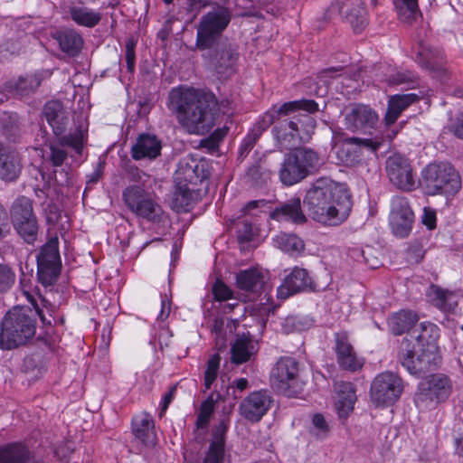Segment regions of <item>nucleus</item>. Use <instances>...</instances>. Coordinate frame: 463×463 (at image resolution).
<instances>
[{"label":"nucleus","instance_id":"nucleus-1","mask_svg":"<svg viewBox=\"0 0 463 463\" xmlns=\"http://www.w3.org/2000/svg\"><path fill=\"white\" fill-rule=\"evenodd\" d=\"M231 19L230 10L224 6H218L202 16L197 25L196 48L208 51L203 55L204 59L217 74L224 77L233 73V67L238 59V54L232 44L221 41V36Z\"/></svg>","mask_w":463,"mask_h":463},{"label":"nucleus","instance_id":"nucleus-2","mask_svg":"<svg viewBox=\"0 0 463 463\" xmlns=\"http://www.w3.org/2000/svg\"><path fill=\"white\" fill-rule=\"evenodd\" d=\"M168 98L177 121L189 134L204 135L214 126L217 99L213 93L176 88Z\"/></svg>","mask_w":463,"mask_h":463},{"label":"nucleus","instance_id":"nucleus-3","mask_svg":"<svg viewBox=\"0 0 463 463\" xmlns=\"http://www.w3.org/2000/svg\"><path fill=\"white\" fill-rule=\"evenodd\" d=\"M303 203L310 218L328 226L344 222L353 205L348 190L326 178H319L313 184Z\"/></svg>","mask_w":463,"mask_h":463},{"label":"nucleus","instance_id":"nucleus-4","mask_svg":"<svg viewBox=\"0 0 463 463\" xmlns=\"http://www.w3.org/2000/svg\"><path fill=\"white\" fill-rule=\"evenodd\" d=\"M36 322L28 307H15L1 322L0 348L12 350L25 345L35 335Z\"/></svg>","mask_w":463,"mask_h":463},{"label":"nucleus","instance_id":"nucleus-5","mask_svg":"<svg viewBox=\"0 0 463 463\" xmlns=\"http://www.w3.org/2000/svg\"><path fill=\"white\" fill-rule=\"evenodd\" d=\"M316 120L308 113L278 119L272 128L276 145L280 150L291 149L310 140L316 128Z\"/></svg>","mask_w":463,"mask_h":463},{"label":"nucleus","instance_id":"nucleus-6","mask_svg":"<svg viewBox=\"0 0 463 463\" xmlns=\"http://www.w3.org/2000/svg\"><path fill=\"white\" fill-rule=\"evenodd\" d=\"M421 184L429 195H455L461 188V177L450 164L434 163L422 170Z\"/></svg>","mask_w":463,"mask_h":463},{"label":"nucleus","instance_id":"nucleus-7","mask_svg":"<svg viewBox=\"0 0 463 463\" xmlns=\"http://www.w3.org/2000/svg\"><path fill=\"white\" fill-rule=\"evenodd\" d=\"M319 164L318 154L308 147H299L285 156L279 169V179L293 185L310 175Z\"/></svg>","mask_w":463,"mask_h":463},{"label":"nucleus","instance_id":"nucleus-8","mask_svg":"<svg viewBox=\"0 0 463 463\" xmlns=\"http://www.w3.org/2000/svg\"><path fill=\"white\" fill-rule=\"evenodd\" d=\"M11 222L17 234L28 244L37 241L39 224L33 212V201L24 195L17 197L10 210Z\"/></svg>","mask_w":463,"mask_h":463},{"label":"nucleus","instance_id":"nucleus-9","mask_svg":"<svg viewBox=\"0 0 463 463\" xmlns=\"http://www.w3.org/2000/svg\"><path fill=\"white\" fill-rule=\"evenodd\" d=\"M272 387L279 393L291 397L303 389V381L299 377V364L289 356L281 357L270 373Z\"/></svg>","mask_w":463,"mask_h":463},{"label":"nucleus","instance_id":"nucleus-10","mask_svg":"<svg viewBox=\"0 0 463 463\" xmlns=\"http://www.w3.org/2000/svg\"><path fill=\"white\" fill-rule=\"evenodd\" d=\"M123 200L127 207L136 216L152 223L164 222L165 212L163 208L140 186L127 187L123 192Z\"/></svg>","mask_w":463,"mask_h":463},{"label":"nucleus","instance_id":"nucleus-11","mask_svg":"<svg viewBox=\"0 0 463 463\" xmlns=\"http://www.w3.org/2000/svg\"><path fill=\"white\" fill-rule=\"evenodd\" d=\"M439 329L433 324L422 325V331L417 336L419 349L417 351V365L411 366L414 371L422 372L423 375L438 368L441 357L439 353L437 339Z\"/></svg>","mask_w":463,"mask_h":463},{"label":"nucleus","instance_id":"nucleus-12","mask_svg":"<svg viewBox=\"0 0 463 463\" xmlns=\"http://www.w3.org/2000/svg\"><path fill=\"white\" fill-rule=\"evenodd\" d=\"M411 52L415 61L423 69L428 70L432 77L440 81H446L449 79L443 52L432 46L429 40L418 34Z\"/></svg>","mask_w":463,"mask_h":463},{"label":"nucleus","instance_id":"nucleus-13","mask_svg":"<svg viewBox=\"0 0 463 463\" xmlns=\"http://www.w3.org/2000/svg\"><path fill=\"white\" fill-rule=\"evenodd\" d=\"M36 260L39 282L45 287L53 285L61 270L59 241L56 236L41 247Z\"/></svg>","mask_w":463,"mask_h":463},{"label":"nucleus","instance_id":"nucleus-14","mask_svg":"<svg viewBox=\"0 0 463 463\" xmlns=\"http://www.w3.org/2000/svg\"><path fill=\"white\" fill-rule=\"evenodd\" d=\"M402 390V380L399 375L392 372L382 373L371 384V401L376 406L392 405L398 401Z\"/></svg>","mask_w":463,"mask_h":463},{"label":"nucleus","instance_id":"nucleus-15","mask_svg":"<svg viewBox=\"0 0 463 463\" xmlns=\"http://www.w3.org/2000/svg\"><path fill=\"white\" fill-rule=\"evenodd\" d=\"M385 171L390 182L398 189L411 192L415 189V178L409 160L400 154L390 156L385 162Z\"/></svg>","mask_w":463,"mask_h":463},{"label":"nucleus","instance_id":"nucleus-16","mask_svg":"<svg viewBox=\"0 0 463 463\" xmlns=\"http://www.w3.org/2000/svg\"><path fill=\"white\" fill-rule=\"evenodd\" d=\"M83 143L84 133L80 128L68 135L55 137L54 140L47 144L50 150L48 160L55 167L61 166L68 157L65 147H71L77 154L80 155L83 150Z\"/></svg>","mask_w":463,"mask_h":463},{"label":"nucleus","instance_id":"nucleus-17","mask_svg":"<svg viewBox=\"0 0 463 463\" xmlns=\"http://www.w3.org/2000/svg\"><path fill=\"white\" fill-rule=\"evenodd\" d=\"M414 213L406 197L394 196L391 202L390 226L392 233L406 238L411 232Z\"/></svg>","mask_w":463,"mask_h":463},{"label":"nucleus","instance_id":"nucleus-18","mask_svg":"<svg viewBox=\"0 0 463 463\" xmlns=\"http://www.w3.org/2000/svg\"><path fill=\"white\" fill-rule=\"evenodd\" d=\"M346 129L355 132L375 128L378 123V114L370 106L354 103L343 110Z\"/></svg>","mask_w":463,"mask_h":463},{"label":"nucleus","instance_id":"nucleus-19","mask_svg":"<svg viewBox=\"0 0 463 463\" xmlns=\"http://www.w3.org/2000/svg\"><path fill=\"white\" fill-rule=\"evenodd\" d=\"M272 402V396L268 391H255L241 402L239 412L247 420L259 422L270 409Z\"/></svg>","mask_w":463,"mask_h":463},{"label":"nucleus","instance_id":"nucleus-20","mask_svg":"<svg viewBox=\"0 0 463 463\" xmlns=\"http://www.w3.org/2000/svg\"><path fill=\"white\" fill-rule=\"evenodd\" d=\"M450 380L444 374H433L428 380L420 383L417 393L418 402L446 401L451 393Z\"/></svg>","mask_w":463,"mask_h":463},{"label":"nucleus","instance_id":"nucleus-21","mask_svg":"<svg viewBox=\"0 0 463 463\" xmlns=\"http://www.w3.org/2000/svg\"><path fill=\"white\" fill-rule=\"evenodd\" d=\"M335 337V352L336 354V361L338 365L346 371L355 372L363 367V361L360 359L352 344L349 341V336L346 332L340 331L334 335Z\"/></svg>","mask_w":463,"mask_h":463},{"label":"nucleus","instance_id":"nucleus-22","mask_svg":"<svg viewBox=\"0 0 463 463\" xmlns=\"http://www.w3.org/2000/svg\"><path fill=\"white\" fill-rule=\"evenodd\" d=\"M306 289H315L313 281L307 269L295 267L285 277L282 285L278 288L277 294L279 298L285 299Z\"/></svg>","mask_w":463,"mask_h":463},{"label":"nucleus","instance_id":"nucleus-23","mask_svg":"<svg viewBox=\"0 0 463 463\" xmlns=\"http://www.w3.org/2000/svg\"><path fill=\"white\" fill-rule=\"evenodd\" d=\"M23 164L19 152L11 146L0 145V179L14 182L22 173Z\"/></svg>","mask_w":463,"mask_h":463},{"label":"nucleus","instance_id":"nucleus-24","mask_svg":"<svg viewBox=\"0 0 463 463\" xmlns=\"http://www.w3.org/2000/svg\"><path fill=\"white\" fill-rule=\"evenodd\" d=\"M41 83V77L35 74L25 77L21 76L17 80H11L5 82L4 86H0V105L8 99L5 91L20 97H26L34 93Z\"/></svg>","mask_w":463,"mask_h":463},{"label":"nucleus","instance_id":"nucleus-25","mask_svg":"<svg viewBox=\"0 0 463 463\" xmlns=\"http://www.w3.org/2000/svg\"><path fill=\"white\" fill-rule=\"evenodd\" d=\"M42 113L47 123L52 127L55 137L65 136L64 133L69 124V113L62 102L56 99L47 101Z\"/></svg>","mask_w":463,"mask_h":463},{"label":"nucleus","instance_id":"nucleus-26","mask_svg":"<svg viewBox=\"0 0 463 463\" xmlns=\"http://www.w3.org/2000/svg\"><path fill=\"white\" fill-rule=\"evenodd\" d=\"M0 463H44L22 442H11L0 446Z\"/></svg>","mask_w":463,"mask_h":463},{"label":"nucleus","instance_id":"nucleus-27","mask_svg":"<svg viewBox=\"0 0 463 463\" xmlns=\"http://www.w3.org/2000/svg\"><path fill=\"white\" fill-rule=\"evenodd\" d=\"M177 179L190 184L202 183L208 177L204 163L198 161L192 156H186L180 160L176 170Z\"/></svg>","mask_w":463,"mask_h":463},{"label":"nucleus","instance_id":"nucleus-28","mask_svg":"<svg viewBox=\"0 0 463 463\" xmlns=\"http://www.w3.org/2000/svg\"><path fill=\"white\" fill-rule=\"evenodd\" d=\"M336 392L335 410L339 418L346 419L354 411L357 400L355 387L352 383L340 382L335 385Z\"/></svg>","mask_w":463,"mask_h":463},{"label":"nucleus","instance_id":"nucleus-29","mask_svg":"<svg viewBox=\"0 0 463 463\" xmlns=\"http://www.w3.org/2000/svg\"><path fill=\"white\" fill-rule=\"evenodd\" d=\"M161 141L151 134H141L131 147V156L135 160L155 159L161 154Z\"/></svg>","mask_w":463,"mask_h":463},{"label":"nucleus","instance_id":"nucleus-30","mask_svg":"<svg viewBox=\"0 0 463 463\" xmlns=\"http://www.w3.org/2000/svg\"><path fill=\"white\" fill-rule=\"evenodd\" d=\"M270 217L277 221H290L296 224H303L307 221L301 208V199L297 196L277 206L271 212Z\"/></svg>","mask_w":463,"mask_h":463},{"label":"nucleus","instance_id":"nucleus-31","mask_svg":"<svg viewBox=\"0 0 463 463\" xmlns=\"http://www.w3.org/2000/svg\"><path fill=\"white\" fill-rule=\"evenodd\" d=\"M340 12L345 15L355 33H360L367 24L366 10L363 0H345Z\"/></svg>","mask_w":463,"mask_h":463},{"label":"nucleus","instance_id":"nucleus-32","mask_svg":"<svg viewBox=\"0 0 463 463\" xmlns=\"http://www.w3.org/2000/svg\"><path fill=\"white\" fill-rule=\"evenodd\" d=\"M61 50L71 57L78 55L84 44L82 36L72 29H64L52 35Z\"/></svg>","mask_w":463,"mask_h":463},{"label":"nucleus","instance_id":"nucleus-33","mask_svg":"<svg viewBox=\"0 0 463 463\" xmlns=\"http://www.w3.org/2000/svg\"><path fill=\"white\" fill-rule=\"evenodd\" d=\"M235 279L238 288L252 293L260 292L265 284L263 272L256 268L240 270Z\"/></svg>","mask_w":463,"mask_h":463},{"label":"nucleus","instance_id":"nucleus-34","mask_svg":"<svg viewBox=\"0 0 463 463\" xmlns=\"http://www.w3.org/2000/svg\"><path fill=\"white\" fill-rule=\"evenodd\" d=\"M133 433L146 446L156 444V433L154 430V420L151 415L142 412L137 415L132 421Z\"/></svg>","mask_w":463,"mask_h":463},{"label":"nucleus","instance_id":"nucleus-35","mask_svg":"<svg viewBox=\"0 0 463 463\" xmlns=\"http://www.w3.org/2000/svg\"><path fill=\"white\" fill-rule=\"evenodd\" d=\"M418 100L419 96L414 93L392 96L389 99L388 109L384 116L385 124H393L404 109Z\"/></svg>","mask_w":463,"mask_h":463},{"label":"nucleus","instance_id":"nucleus-36","mask_svg":"<svg viewBox=\"0 0 463 463\" xmlns=\"http://www.w3.org/2000/svg\"><path fill=\"white\" fill-rule=\"evenodd\" d=\"M305 110L308 113L318 111V104L313 99H299L288 101L282 104L280 107H272L266 113H272L274 116V123L279 119V116H287L297 110Z\"/></svg>","mask_w":463,"mask_h":463},{"label":"nucleus","instance_id":"nucleus-37","mask_svg":"<svg viewBox=\"0 0 463 463\" xmlns=\"http://www.w3.org/2000/svg\"><path fill=\"white\" fill-rule=\"evenodd\" d=\"M270 175L271 170L268 166L267 157L262 156L248 168L245 177L251 185L260 187L270 179Z\"/></svg>","mask_w":463,"mask_h":463},{"label":"nucleus","instance_id":"nucleus-38","mask_svg":"<svg viewBox=\"0 0 463 463\" xmlns=\"http://www.w3.org/2000/svg\"><path fill=\"white\" fill-rule=\"evenodd\" d=\"M253 348L252 341L249 335H237L231 348L232 363L241 364L248 362L253 354Z\"/></svg>","mask_w":463,"mask_h":463},{"label":"nucleus","instance_id":"nucleus-39","mask_svg":"<svg viewBox=\"0 0 463 463\" xmlns=\"http://www.w3.org/2000/svg\"><path fill=\"white\" fill-rule=\"evenodd\" d=\"M418 321V316L411 310H401L390 319L392 332L398 335L411 328Z\"/></svg>","mask_w":463,"mask_h":463},{"label":"nucleus","instance_id":"nucleus-40","mask_svg":"<svg viewBox=\"0 0 463 463\" xmlns=\"http://www.w3.org/2000/svg\"><path fill=\"white\" fill-rule=\"evenodd\" d=\"M71 19L79 25L92 28L101 20V14L87 7H71L70 9Z\"/></svg>","mask_w":463,"mask_h":463},{"label":"nucleus","instance_id":"nucleus-41","mask_svg":"<svg viewBox=\"0 0 463 463\" xmlns=\"http://www.w3.org/2000/svg\"><path fill=\"white\" fill-rule=\"evenodd\" d=\"M399 360L402 365L406 370L414 375L422 376V372L414 371L411 366L417 365V351H414L411 346V342L404 339L401 345V350L399 352Z\"/></svg>","mask_w":463,"mask_h":463},{"label":"nucleus","instance_id":"nucleus-42","mask_svg":"<svg viewBox=\"0 0 463 463\" xmlns=\"http://www.w3.org/2000/svg\"><path fill=\"white\" fill-rule=\"evenodd\" d=\"M393 4L402 22L411 23L420 14L418 0H393Z\"/></svg>","mask_w":463,"mask_h":463},{"label":"nucleus","instance_id":"nucleus-43","mask_svg":"<svg viewBox=\"0 0 463 463\" xmlns=\"http://www.w3.org/2000/svg\"><path fill=\"white\" fill-rule=\"evenodd\" d=\"M277 245L285 252L293 254L304 250L303 241L295 234H282L276 239Z\"/></svg>","mask_w":463,"mask_h":463},{"label":"nucleus","instance_id":"nucleus-44","mask_svg":"<svg viewBox=\"0 0 463 463\" xmlns=\"http://www.w3.org/2000/svg\"><path fill=\"white\" fill-rule=\"evenodd\" d=\"M271 124H274L273 114L264 113V115L253 125L247 136L253 141L257 142L262 133L266 131Z\"/></svg>","mask_w":463,"mask_h":463},{"label":"nucleus","instance_id":"nucleus-45","mask_svg":"<svg viewBox=\"0 0 463 463\" xmlns=\"http://www.w3.org/2000/svg\"><path fill=\"white\" fill-rule=\"evenodd\" d=\"M221 356L218 354H213L207 362V367L204 373V387L209 390L213 383L216 380L220 367Z\"/></svg>","mask_w":463,"mask_h":463},{"label":"nucleus","instance_id":"nucleus-46","mask_svg":"<svg viewBox=\"0 0 463 463\" xmlns=\"http://www.w3.org/2000/svg\"><path fill=\"white\" fill-rule=\"evenodd\" d=\"M452 294L439 287L431 286L430 288L429 297L431 303L441 310H446L448 307V300L451 298Z\"/></svg>","mask_w":463,"mask_h":463},{"label":"nucleus","instance_id":"nucleus-47","mask_svg":"<svg viewBox=\"0 0 463 463\" xmlns=\"http://www.w3.org/2000/svg\"><path fill=\"white\" fill-rule=\"evenodd\" d=\"M227 430L228 420H222L213 430V439L209 447L224 449Z\"/></svg>","mask_w":463,"mask_h":463},{"label":"nucleus","instance_id":"nucleus-48","mask_svg":"<svg viewBox=\"0 0 463 463\" xmlns=\"http://www.w3.org/2000/svg\"><path fill=\"white\" fill-rule=\"evenodd\" d=\"M194 200V192L188 186V184L184 185H179L177 191L175 194V203L177 207L185 209L190 206Z\"/></svg>","mask_w":463,"mask_h":463},{"label":"nucleus","instance_id":"nucleus-49","mask_svg":"<svg viewBox=\"0 0 463 463\" xmlns=\"http://www.w3.org/2000/svg\"><path fill=\"white\" fill-rule=\"evenodd\" d=\"M310 432L318 439H323L327 436L329 426L322 414L316 413L313 415Z\"/></svg>","mask_w":463,"mask_h":463},{"label":"nucleus","instance_id":"nucleus-50","mask_svg":"<svg viewBox=\"0 0 463 463\" xmlns=\"http://www.w3.org/2000/svg\"><path fill=\"white\" fill-rule=\"evenodd\" d=\"M15 281V274L12 269L5 264H0V293L11 288Z\"/></svg>","mask_w":463,"mask_h":463},{"label":"nucleus","instance_id":"nucleus-51","mask_svg":"<svg viewBox=\"0 0 463 463\" xmlns=\"http://www.w3.org/2000/svg\"><path fill=\"white\" fill-rule=\"evenodd\" d=\"M213 294L218 301L232 298V290L222 280H216L213 286Z\"/></svg>","mask_w":463,"mask_h":463},{"label":"nucleus","instance_id":"nucleus-52","mask_svg":"<svg viewBox=\"0 0 463 463\" xmlns=\"http://www.w3.org/2000/svg\"><path fill=\"white\" fill-rule=\"evenodd\" d=\"M253 227L248 221H242L238 223L237 238L240 242H248L252 240Z\"/></svg>","mask_w":463,"mask_h":463},{"label":"nucleus","instance_id":"nucleus-53","mask_svg":"<svg viewBox=\"0 0 463 463\" xmlns=\"http://www.w3.org/2000/svg\"><path fill=\"white\" fill-rule=\"evenodd\" d=\"M348 144L364 147L372 152H375L381 146L382 142L370 138L349 137L346 139Z\"/></svg>","mask_w":463,"mask_h":463},{"label":"nucleus","instance_id":"nucleus-54","mask_svg":"<svg viewBox=\"0 0 463 463\" xmlns=\"http://www.w3.org/2000/svg\"><path fill=\"white\" fill-rule=\"evenodd\" d=\"M211 332L215 335L216 339L217 341H220L221 345H225L224 318L222 317H214Z\"/></svg>","mask_w":463,"mask_h":463},{"label":"nucleus","instance_id":"nucleus-55","mask_svg":"<svg viewBox=\"0 0 463 463\" xmlns=\"http://www.w3.org/2000/svg\"><path fill=\"white\" fill-rule=\"evenodd\" d=\"M136 42L133 39H128L126 42V61L127 68L130 73L135 71V61H136Z\"/></svg>","mask_w":463,"mask_h":463},{"label":"nucleus","instance_id":"nucleus-56","mask_svg":"<svg viewBox=\"0 0 463 463\" xmlns=\"http://www.w3.org/2000/svg\"><path fill=\"white\" fill-rule=\"evenodd\" d=\"M11 232L9 215L5 207L0 203V240L5 239Z\"/></svg>","mask_w":463,"mask_h":463},{"label":"nucleus","instance_id":"nucleus-57","mask_svg":"<svg viewBox=\"0 0 463 463\" xmlns=\"http://www.w3.org/2000/svg\"><path fill=\"white\" fill-rule=\"evenodd\" d=\"M415 76L412 72H397L387 80L390 85H400L403 83H414Z\"/></svg>","mask_w":463,"mask_h":463},{"label":"nucleus","instance_id":"nucleus-58","mask_svg":"<svg viewBox=\"0 0 463 463\" xmlns=\"http://www.w3.org/2000/svg\"><path fill=\"white\" fill-rule=\"evenodd\" d=\"M421 222L429 230L435 229L437 224V213L435 209L430 207H424L421 216Z\"/></svg>","mask_w":463,"mask_h":463},{"label":"nucleus","instance_id":"nucleus-59","mask_svg":"<svg viewBox=\"0 0 463 463\" xmlns=\"http://www.w3.org/2000/svg\"><path fill=\"white\" fill-rule=\"evenodd\" d=\"M203 463H224V449L209 447Z\"/></svg>","mask_w":463,"mask_h":463},{"label":"nucleus","instance_id":"nucleus-60","mask_svg":"<svg viewBox=\"0 0 463 463\" xmlns=\"http://www.w3.org/2000/svg\"><path fill=\"white\" fill-rule=\"evenodd\" d=\"M424 256V250L420 244H413L408 248L407 260L410 263H419Z\"/></svg>","mask_w":463,"mask_h":463},{"label":"nucleus","instance_id":"nucleus-61","mask_svg":"<svg viewBox=\"0 0 463 463\" xmlns=\"http://www.w3.org/2000/svg\"><path fill=\"white\" fill-rule=\"evenodd\" d=\"M187 12L192 14L193 17H196L198 13L204 7L210 5L208 0H186Z\"/></svg>","mask_w":463,"mask_h":463},{"label":"nucleus","instance_id":"nucleus-62","mask_svg":"<svg viewBox=\"0 0 463 463\" xmlns=\"http://www.w3.org/2000/svg\"><path fill=\"white\" fill-rule=\"evenodd\" d=\"M342 69V67H331L322 70L318 74V79L321 82L328 84L331 79L335 78V73Z\"/></svg>","mask_w":463,"mask_h":463},{"label":"nucleus","instance_id":"nucleus-63","mask_svg":"<svg viewBox=\"0 0 463 463\" xmlns=\"http://www.w3.org/2000/svg\"><path fill=\"white\" fill-rule=\"evenodd\" d=\"M255 144V141H253L248 136H246L240 146L239 156L241 158L246 156L249 154V152L253 148Z\"/></svg>","mask_w":463,"mask_h":463},{"label":"nucleus","instance_id":"nucleus-64","mask_svg":"<svg viewBox=\"0 0 463 463\" xmlns=\"http://www.w3.org/2000/svg\"><path fill=\"white\" fill-rule=\"evenodd\" d=\"M452 131L456 137L463 139V113L459 114L452 125Z\"/></svg>","mask_w":463,"mask_h":463}]
</instances>
